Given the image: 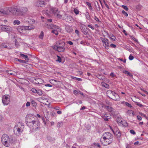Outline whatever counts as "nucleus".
<instances>
[{
	"instance_id": "31",
	"label": "nucleus",
	"mask_w": 148,
	"mask_h": 148,
	"mask_svg": "<svg viewBox=\"0 0 148 148\" xmlns=\"http://www.w3.org/2000/svg\"><path fill=\"white\" fill-rule=\"evenodd\" d=\"M116 121L118 123H123V120L122 119L119 117H118L117 118Z\"/></svg>"
},
{
	"instance_id": "3",
	"label": "nucleus",
	"mask_w": 148,
	"mask_h": 148,
	"mask_svg": "<svg viewBox=\"0 0 148 148\" xmlns=\"http://www.w3.org/2000/svg\"><path fill=\"white\" fill-rule=\"evenodd\" d=\"M65 42L60 41L57 42L56 45L53 46V48L59 52H63L65 51Z\"/></svg>"
},
{
	"instance_id": "53",
	"label": "nucleus",
	"mask_w": 148,
	"mask_h": 148,
	"mask_svg": "<svg viewBox=\"0 0 148 148\" xmlns=\"http://www.w3.org/2000/svg\"><path fill=\"white\" fill-rule=\"evenodd\" d=\"M134 57L133 56H132L131 54H130L129 57V59L130 60H132L133 59Z\"/></svg>"
},
{
	"instance_id": "37",
	"label": "nucleus",
	"mask_w": 148,
	"mask_h": 148,
	"mask_svg": "<svg viewBox=\"0 0 148 148\" xmlns=\"http://www.w3.org/2000/svg\"><path fill=\"white\" fill-rule=\"evenodd\" d=\"M97 77L99 79L101 80H103L104 78V76L101 75H98Z\"/></svg>"
},
{
	"instance_id": "1",
	"label": "nucleus",
	"mask_w": 148,
	"mask_h": 148,
	"mask_svg": "<svg viewBox=\"0 0 148 148\" xmlns=\"http://www.w3.org/2000/svg\"><path fill=\"white\" fill-rule=\"evenodd\" d=\"M26 120V124L30 128L32 127L33 129L35 130H36L40 128L39 122L37 119L34 120L33 116H30V115H27Z\"/></svg>"
},
{
	"instance_id": "2",
	"label": "nucleus",
	"mask_w": 148,
	"mask_h": 148,
	"mask_svg": "<svg viewBox=\"0 0 148 148\" xmlns=\"http://www.w3.org/2000/svg\"><path fill=\"white\" fill-rule=\"evenodd\" d=\"M13 137L12 136H9L6 134H3L1 137V141L4 145L6 147L9 146L11 143L13 142Z\"/></svg>"
},
{
	"instance_id": "12",
	"label": "nucleus",
	"mask_w": 148,
	"mask_h": 148,
	"mask_svg": "<svg viewBox=\"0 0 148 148\" xmlns=\"http://www.w3.org/2000/svg\"><path fill=\"white\" fill-rule=\"evenodd\" d=\"M50 12L51 13H53L55 14L57 13V12L59 13L58 11V9L56 8H50Z\"/></svg>"
},
{
	"instance_id": "48",
	"label": "nucleus",
	"mask_w": 148,
	"mask_h": 148,
	"mask_svg": "<svg viewBox=\"0 0 148 148\" xmlns=\"http://www.w3.org/2000/svg\"><path fill=\"white\" fill-rule=\"evenodd\" d=\"M121 6L125 10L128 11V8L126 6L123 5Z\"/></svg>"
},
{
	"instance_id": "28",
	"label": "nucleus",
	"mask_w": 148,
	"mask_h": 148,
	"mask_svg": "<svg viewBox=\"0 0 148 148\" xmlns=\"http://www.w3.org/2000/svg\"><path fill=\"white\" fill-rule=\"evenodd\" d=\"M44 36V33L42 31H41L40 35L39 36V38L41 39H42Z\"/></svg>"
},
{
	"instance_id": "44",
	"label": "nucleus",
	"mask_w": 148,
	"mask_h": 148,
	"mask_svg": "<svg viewBox=\"0 0 148 148\" xmlns=\"http://www.w3.org/2000/svg\"><path fill=\"white\" fill-rule=\"evenodd\" d=\"M123 73H125V74H127L128 75L130 76H132L131 74L128 71H123Z\"/></svg>"
},
{
	"instance_id": "20",
	"label": "nucleus",
	"mask_w": 148,
	"mask_h": 148,
	"mask_svg": "<svg viewBox=\"0 0 148 148\" xmlns=\"http://www.w3.org/2000/svg\"><path fill=\"white\" fill-rule=\"evenodd\" d=\"M7 73L10 75H16L17 73L16 72L12 70H7Z\"/></svg>"
},
{
	"instance_id": "8",
	"label": "nucleus",
	"mask_w": 148,
	"mask_h": 148,
	"mask_svg": "<svg viewBox=\"0 0 148 148\" xmlns=\"http://www.w3.org/2000/svg\"><path fill=\"white\" fill-rule=\"evenodd\" d=\"M2 102L4 105H8L10 102V99L7 95H5L2 97Z\"/></svg>"
},
{
	"instance_id": "6",
	"label": "nucleus",
	"mask_w": 148,
	"mask_h": 148,
	"mask_svg": "<svg viewBox=\"0 0 148 148\" xmlns=\"http://www.w3.org/2000/svg\"><path fill=\"white\" fill-rule=\"evenodd\" d=\"M101 40L103 43V46L106 49H108L110 47L109 40L107 38H101Z\"/></svg>"
},
{
	"instance_id": "23",
	"label": "nucleus",
	"mask_w": 148,
	"mask_h": 148,
	"mask_svg": "<svg viewBox=\"0 0 148 148\" xmlns=\"http://www.w3.org/2000/svg\"><path fill=\"white\" fill-rule=\"evenodd\" d=\"M22 10L23 13L24 14L28 11V9L26 7H23L21 8Z\"/></svg>"
},
{
	"instance_id": "56",
	"label": "nucleus",
	"mask_w": 148,
	"mask_h": 148,
	"mask_svg": "<svg viewBox=\"0 0 148 148\" xmlns=\"http://www.w3.org/2000/svg\"><path fill=\"white\" fill-rule=\"evenodd\" d=\"M130 132L131 134H132L134 135L135 134H136L135 132L133 130H130Z\"/></svg>"
},
{
	"instance_id": "57",
	"label": "nucleus",
	"mask_w": 148,
	"mask_h": 148,
	"mask_svg": "<svg viewBox=\"0 0 148 148\" xmlns=\"http://www.w3.org/2000/svg\"><path fill=\"white\" fill-rule=\"evenodd\" d=\"M73 93L74 94H75L76 95H77L79 94V91L78 92L76 90H74L73 91Z\"/></svg>"
},
{
	"instance_id": "61",
	"label": "nucleus",
	"mask_w": 148,
	"mask_h": 148,
	"mask_svg": "<svg viewBox=\"0 0 148 148\" xmlns=\"http://www.w3.org/2000/svg\"><path fill=\"white\" fill-rule=\"evenodd\" d=\"M120 60L123 62L124 63H125L126 62V59H125L124 60H123V59L122 58H119L118 59Z\"/></svg>"
},
{
	"instance_id": "16",
	"label": "nucleus",
	"mask_w": 148,
	"mask_h": 148,
	"mask_svg": "<svg viewBox=\"0 0 148 148\" xmlns=\"http://www.w3.org/2000/svg\"><path fill=\"white\" fill-rule=\"evenodd\" d=\"M58 27L56 26L55 25H54L53 24L49 25L48 27L49 29H52L53 30L58 29Z\"/></svg>"
},
{
	"instance_id": "58",
	"label": "nucleus",
	"mask_w": 148,
	"mask_h": 148,
	"mask_svg": "<svg viewBox=\"0 0 148 148\" xmlns=\"http://www.w3.org/2000/svg\"><path fill=\"white\" fill-rule=\"evenodd\" d=\"M24 30H29V26H23Z\"/></svg>"
},
{
	"instance_id": "30",
	"label": "nucleus",
	"mask_w": 148,
	"mask_h": 148,
	"mask_svg": "<svg viewBox=\"0 0 148 148\" xmlns=\"http://www.w3.org/2000/svg\"><path fill=\"white\" fill-rule=\"evenodd\" d=\"M95 5L97 10L98 11H100V8L98 2H97V5Z\"/></svg>"
},
{
	"instance_id": "13",
	"label": "nucleus",
	"mask_w": 148,
	"mask_h": 148,
	"mask_svg": "<svg viewBox=\"0 0 148 148\" xmlns=\"http://www.w3.org/2000/svg\"><path fill=\"white\" fill-rule=\"evenodd\" d=\"M104 108H106L108 111L112 114L114 112V109L111 107L109 106H104Z\"/></svg>"
},
{
	"instance_id": "39",
	"label": "nucleus",
	"mask_w": 148,
	"mask_h": 148,
	"mask_svg": "<svg viewBox=\"0 0 148 148\" xmlns=\"http://www.w3.org/2000/svg\"><path fill=\"white\" fill-rule=\"evenodd\" d=\"M116 134L118 137H120L121 136V134L119 131H116Z\"/></svg>"
},
{
	"instance_id": "22",
	"label": "nucleus",
	"mask_w": 148,
	"mask_h": 148,
	"mask_svg": "<svg viewBox=\"0 0 148 148\" xmlns=\"http://www.w3.org/2000/svg\"><path fill=\"white\" fill-rule=\"evenodd\" d=\"M24 28H23V26H19L17 28V29L19 32L22 33L23 32V30H24Z\"/></svg>"
},
{
	"instance_id": "47",
	"label": "nucleus",
	"mask_w": 148,
	"mask_h": 148,
	"mask_svg": "<svg viewBox=\"0 0 148 148\" xmlns=\"http://www.w3.org/2000/svg\"><path fill=\"white\" fill-rule=\"evenodd\" d=\"M122 14L126 16H128V14L124 10H122Z\"/></svg>"
},
{
	"instance_id": "27",
	"label": "nucleus",
	"mask_w": 148,
	"mask_h": 148,
	"mask_svg": "<svg viewBox=\"0 0 148 148\" xmlns=\"http://www.w3.org/2000/svg\"><path fill=\"white\" fill-rule=\"evenodd\" d=\"M102 86L106 88H108L109 87V85L105 82L102 83Z\"/></svg>"
},
{
	"instance_id": "51",
	"label": "nucleus",
	"mask_w": 148,
	"mask_h": 148,
	"mask_svg": "<svg viewBox=\"0 0 148 148\" xmlns=\"http://www.w3.org/2000/svg\"><path fill=\"white\" fill-rule=\"evenodd\" d=\"M56 15L57 17L59 18H61L62 17V15L59 14L58 12L56 14Z\"/></svg>"
},
{
	"instance_id": "34",
	"label": "nucleus",
	"mask_w": 148,
	"mask_h": 148,
	"mask_svg": "<svg viewBox=\"0 0 148 148\" xmlns=\"http://www.w3.org/2000/svg\"><path fill=\"white\" fill-rule=\"evenodd\" d=\"M130 37L132 40H134V41L137 43L138 42V40L136 39L134 37L130 36Z\"/></svg>"
},
{
	"instance_id": "43",
	"label": "nucleus",
	"mask_w": 148,
	"mask_h": 148,
	"mask_svg": "<svg viewBox=\"0 0 148 148\" xmlns=\"http://www.w3.org/2000/svg\"><path fill=\"white\" fill-rule=\"evenodd\" d=\"M121 124H122L123 125L126 127L127 126V123L125 121H123V123H121Z\"/></svg>"
},
{
	"instance_id": "14",
	"label": "nucleus",
	"mask_w": 148,
	"mask_h": 148,
	"mask_svg": "<svg viewBox=\"0 0 148 148\" xmlns=\"http://www.w3.org/2000/svg\"><path fill=\"white\" fill-rule=\"evenodd\" d=\"M65 19L66 21L68 22L73 21H74V19L70 15H68L67 16Z\"/></svg>"
},
{
	"instance_id": "40",
	"label": "nucleus",
	"mask_w": 148,
	"mask_h": 148,
	"mask_svg": "<svg viewBox=\"0 0 148 148\" xmlns=\"http://www.w3.org/2000/svg\"><path fill=\"white\" fill-rule=\"evenodd\" d=\"M37 93L39 95H41L42 94V91L41 90H37Z\"/></svg>"
},
{
	"instance_id": "49",
	"label": "nucleus",
	"mask_w": 148,
	"mask_h": 148,
	"mask_svg": "<svg viewBox=\"0 0 148 148\" xmlns=\"http://www.w3.org/2000/svg\"><path fill=\"white\" fill-rule=\"evenodd\" d=\"M29 26V30H30L31 29H34L35 28V27L33 25H31Z\"/></svg>"
},
{
	"instance_id": "17",
	"label": "nucleus",
	"mask_w": 148,
	"mask_h": 148,
	"mask_svg": "<svg viewBox=\"0 0 148 148\" xmlns=\"http://www.w3.org/2000/svg\"><path fill=\"white\" fill-rule=\"evenodd\" d=\"M87 28L84 25L82 26V32L84 33V34H87V33H88V32H87Z\"/></svg>"
},
{
	"instance_id": "55",
	"label": "nucleus",
	"mask_w": 148,
	"mask_h": 148,
	"mask_svg": "<svg viewBox=\"0 0 148 148\" xmlns=\"http://www.w3.org/2000/svg\"><path fill=\"white\" fill-rule=\"evenodd\" d=\"M37 90H36L35 88H32V91L34 93H37Z\"/></svg>"
},
{
	"instance_id": "26",
	"label": "nucleus",
	"mask_w": 148,
	"mask_h": 148,
	"mask_svg": "<svg viewBox=\"0 0 148 148\" xmlns=\"http://www.w3.org/2000/svg\"><path fill=\"white\" fill-rule=\"evenodd\" d=\"M42 79L40 78H37L36 79H35V80L36 81V82H35L36 84H41L40 81Z\"/></svg>"
},
{
	"instance_id": "29",
	"label": "nucleus",
	"mask_w": 148,
	"mask_h": 148,
	"mask_svg": "<svg viewBox=\"0 0 148 148\" xmlns=\"http://www.w3.org/2000/svg\"><path fill=\"white\" fill-rule=\"evenodd\" d=\"M20 22L19 21L17 20H14L13 22V24L14 25H15L16 24L19 25L20 24Z\"/></svg>"
},
{
	"instance_id": "15",
	"label": "nucleus",
	"mask_w": 148,
	"mask_h": 148,
	"mask_svg": "<svg viewBox=\"0 0 148 148\" xmlns=\"http://www.w3.org/2000/svg\"><path fill=\"white\" fill-rule=\"evenodd\" d=\"M45 5V3L42 1H38L37 2L36 5L38 7H42Z\"/></svg>"
},
{
	"instance_id": "52",
	"label": "nucleus",
	"mask_w": 148,
	"mask_h": 148,
	"mask_svg": "<svg viewBox=\"0 0 148 148\" xmlns=\"http://www.w3.org/2000/svg\"><path fill=\"white\" fill-rule=\"evenodd\" d=\"M136 104L137 105L141 107H142L143 106L141 104L138 102H136Z\"/></svg>"
},
{
	"instance_id": "10",
	"label": "nucleus",
	"mask_w": 148,
	"mask_h": 148,
	"mask_svg": "<svg viewBox=\"0 0 148 148\" xmlns=\"http://www.w3.org/2000/svg\"><path fill=\"white\" fill-rule=\"evenodd\" d=\"M17 9H18L14 7H9L8 10L9 12V14L16 15Z\"/></svg>"
},
{
	"instance_id": "9",
	"label": "nucleus",
	"mask_w": 148,
	"mask_h": 148,
	"mask_svg": "<svg viewBox=\"0 0 148 148\" xmlns=\"http://www.w3.org/2000/svg\"><path fill=\"white\" fill-rule=\"evenodd\" d=\"M0 29L6 32H11L12 30L11 27L5 25H0Z\"/></svg>"
},
{
	"instance_id": "38",
	"label": "nucleus",
	"mask_w": 148,
	"mask_h": 148,
	"mask_svg": "<svg viewBox=\"0 0 148 148\" xmlns=\"http://www.w3.org/2000/svg\"><path fill=\"white\" fill-rule=\"evenodd\" d=\"M127 113L130 115L132 114L133 116H134V112L131 110H128L127 111Z\"/></svg>"
},
{
	"instance_id": "11",
	"label": "nucleus",
	"mask_w": 148,
	"mask_h": 148,
	"mask_svg": "<svg viewBox=\"0 0 148 148\" xmlns=\"http://www.w3.org/2000/svg\"><path fill=\"white\" fill-rule=\"evenodd\" d=\"M9 8H6L4 9H2L1 14H9Z\"/></svg>"
},
{
	"instance_id": "41",
	"label": "nucleus",
	"mask_w": 148,
	"mask_h": 148,
	"mask_svg": "<svg viewBox=\"0 0 148 148\" xmlns=\"http://www.w3.org/2000/svg\"><path fill=\"white\" fill-rule=\"evenodd\" d=\"M31 104H32V106H33L34 107V106H36V103L35 102V101H34V100H32L31 101Z\"/></svg>"
},
{
	"instance_id": "32",
	"label": "nucleus",
	"mask_w": 148,
	"mask_h": 148,
	"mask_svg": "<svg viewBox=\"0 0 148 148\" xmlns=\"http://www.w3.org/2000/svg\"><path fill=\"white\" fill-rule=\"evenodd\" d=\"M46 115H45V117L47 121H49V113L47 111L46 112Z\"/></svg>"
},
{
	"instance_id": "60",
	"label": "nucleus",
	"mask_w": 148,
	"mask_h": 148,
	"mask_svg": "<svg viewBox=\"0 0 148 148\" xmlns=\"http://www.w3.org/2000/svg\"><path fill=\"white\" fill-rule=\"evenodd\" d=\"M93 144H94V145L97 146V147H100V146L99 144L98 143H95Z\"/></svg>"
},
{
	"instance_id": "63",
	"label": "nucleus",
	"mask_w": 148,
	"mask_h": 148,
	"mask_svg": "<svg viewBox=\"0 0 148 148\" xmlns=\"http://www.w3.org/2000/svg\"><path fill=\"white\" fill-rule=\"evenodd\" d=\"M110 46L112 48H115L116 47V46L115 45L113 44H111L110 45Z\"/></svg>"
},
{
	"instance_id": "50",
	"label": "nucleus",
	"mask_w": 148,
	"mask_h": 148,
	"mask_svg": "<svg viewBox=\"0 0 148 148\" xmlns=\"http://www.w3.org/2000/svg\"><path fill=\"white\" fill-rule=\"evenodd\" d=\"M105 141H106V142L107 143L105 145H109V144H110V143H109V142L108 141H109V139H103Z\"/></svg>"
},
{
	"instance_id": "7",
	"label": "nucleus",
	"mask_w": 148,
	"mask_h": 148,
	"mask_svg": "<svg viewBox=\"0 0 148 148\" xmlns=\"http://www.w3.org/2000/svg\"><path fill=\"white\" fill-rule=\"evenodd\" d=\"M23 130L19 125H17L14 129V132L16 135L18 136L22 132Z\"/></svg>"
},
{
	"instance_id": "36",
	"label": "nucleus",
	"mask_w": 148,
	"mask_h": 148,
	"mask_svg": "<svg viewBox=\"0 0 148 148\" xmlns=\"http://www.w3.org/2000/svg\"><path fill=\"white\" fill-rule=\"evenodd\" d=\"M85 15L86 16V18L88 20H89L90 19V16L89 15V14L88 12H86L85 13Z\"/></svg>"
},
{
	"instance_id": "59",
	"label": "nucleus",
	"mask_w": 148,
	"mask_h": 148,
	"mask_svg": "<svg viewBox=\"0 0 148 148\" xmlns=\"http://www.w3.org/2000/svg\"><path fill=\"white\" fill-rule=\"evenodd\" d=\"M15 45L17 46H19V44L18 43V42L17 41V40L15 39Z\"/></svg>"
},
{
	"instance_id": "5",
	"label": "nucleus",
	"mask_w": 148,
	"mask_h": 148,
	"mask_svg": "<svg viewBox=\"0 0 148 148\" xmlns=\"http://www.w3.org/2000/svg\"><path fill=\"white\" fill-rule=\"evenodd\" d=\"M103 135L104 136L103 137V139H109V143H111L113 139L112 134L109 132H106L103 134Z\"/></svg>"
},
{
	"instance_id": "18",
	"label": "nucleus",
	"mask_w": 148,
	"mask_h": 148,
	"mask_svg": "<svg viewBox=\"0 0 148 148\" xmlns=\"http://www.w3.org/2000/svg\"><path fill=\"white\" fill-rule=\"evenodd\" d=\"M24 15L21 9H18L17 11V13L16 15L18 16H23Z\"/></svg>"
},
{
	"instance_id": "64",
	"label": "nucleus",
	"mask_w": 148,
	"mask_h": 148,
	"mask_svg": "<svg viewBox=\"0 0 148 148\" xmlns=\"http://www.w3.org/2000/svg\"><path fill=\"white\" fill-rule=\"evenodd\" d=\"M104 119V120L105 121H108V119L110 118V117H106V118H103Z\"/></svg>"
},
{
	"instance_id": "45",
	"label": "nucleus",
	"mask_w": 148,
	"mask_h": 148,
	"mask_svg": "<svg viewBox=\"0 0 148 148\" xmlns=\"http://www.w3.org/2000/svg\"><path fill=\"white\" fill-rule=\"evenodd\" d=\"M74 12L76 15L78 14L79 13V11L77 9L75 8L74 9Z\"/></svg>"
},
{
	"instance_id": "21",
	"label": "nucleus",
	"mask_w": 148,
	"mask_h": 148,
	"mask_svg": "<svg viewBox=\"0 0 148 148\" xmlns=\"http://www.w3.org/2000/svg\"><path fill=\"white\" fill-rule=\"evenodd\" d=\"M20 56L21 57L23 58L26 61H28L29 60V58L28 57V56L27 55H24L21 53L20 54Z\"/></svg>"
},
{
	"instance_id": "62",
	"label": "nucleus",
	"mask_w": 148,
	"mask_h": 148,
	"mask_svg": "<svg viewBox=\"0 0 148 148\" xmlns=\"http://www.w3.org/2000/svg\"><path fill=\"white\" fill-rule=\"evenodd\" d=\"M86 3L87 4V5L89 7H90L91 8H92L91 5V4L89 2H87Z\"/></svg>"
},
{
	"instance_id": "46",
	"label": "nucleus",
	"mask_w": 148,
	"mask_h": 148,
	"mask_svg": "<svg viewBox=\"0 0 148 148\" xmlns=\"http://www.w3.org/2000/svg\"><path fill=\"white\" fill-rule=\"evenodd\" d=\"M58 59L57 61L58 62H61L62 61V59L61 58L58 56H57Z\"/></svg>"
},
{
	"instance_id": "19",
	"label": "nucleus",
	"mask_w": 148,
	"mask_h": 148,
	"mask_svg": "<svg viewBox=\"0 0 148 148\" xmlns=\"http://www.w3.org/2000/svg\"><path fill=\"white\" fill-rule=\"evenodd\" d=\"M65 29L66 31L69 33L73 31V28L72 27L69 26H66L65 27Z\"/></svg>"
},
{
	"instance_id": "4",
	"label": "nucleus",
	"mask_w": 148,
	"mask_h": 148,
	"mask_svg": "<svg viewBox=\"0 0 148 148\" xmlns=\"http://www.w3.org/2000/svg\"><path fill=\"white\" fill-rule=\"evenodd\" d=\"M107 94L109 95L108 96L110 98L115 101L119 100L120 97L119 95L115 92L111 90H109L107 91Z\"/></svg>"
},
{
	"instance_id": "25",
	"label": "nucleus",
	"mask_w": 148,
	"mask_h": 148,
	"mask_svg": "<svg viewBox=\"0 0 148 148\" xmlns=\"http://www.w3.org/2000/svg\"><path fill=\"white\" fill-rule=\"evenodd\" d=\"M1 48H7V49L10 48V46H7V45H6L5 43H2L1 45Z\"/></svg>"
},
{
	"instance_id": "33",
	"label": "nucleus",
	"mask_w": 148,
	"mask_h": 148,
	"mask_svg": "<svg viewBox=\"0 0 148 148\" xmlns=\"http://www.w3.org/2000/svg\"><path fill=\"white\" fill-rule=\"evenodd\" d=\"M122 103L123 104H125L126 106H127L129 107H131L132 106L128 102H123Z\"/></svg>"
},
{
	"instance_id": "24",
	"label": "nucleus",
	"mask_w": 148,
	"mask_h": 148,
	"mask_svg": "<svg viewBox=\"0 0 148 148\" xmlns=\"http://www.w3.org/2000/svg\"><path fill=\"white\" fill-rule=\"evenodd\" d=\"M16 61H18L20 63H26V60H23L21 59H18L17 58H16L14 59Z\"/></svg>"
},
{
	"instance_id": "35",
	"label": "nucleus",
	"mask_w": 148,
	"mask_h": 148,
	"mask_svg": "<svg viewBox=\"0 0 148 148\" xmlns=\"http://www.w3.org/2000/svg\"><path fill=\"white\" fill-rule=\"evenodd\" d=\"M51 32L55 34L56 35H58V31L56 30V29L53 30L51 31Z\"/></svg>"
},
{
	"instance_id": "54",
	"label": "nucleus",
	"mask_w": 148,
	"mask_h": 148,
	"mask_svg": "<svg viewBox=\"0 0 148 148\" xmlns=\"http://www.w3.org/2000/svg\"><path fill=\"white\" fill-rule=\"evenodd\" d=\"M108 37H109L113 41H115L116 38L115 36H114V37H111L110 36H108Z\"/></svg>"
},
{
	"instance_id": "42",
	"label": "nucleus",
	"mask_w": 148,
	"mask_h": 148,
	"mask_svg": "<svg viewBox=\"0 0 148 148\" xmlns=\"http://www.w3.org/2000/svg\"><path fill=\"white\" fill-rule=\"evenodd\" d=\"M63 125V123L62 122H59L57 125L58 127H60L62 126Z\"/></svg>"
}]
</instances>
